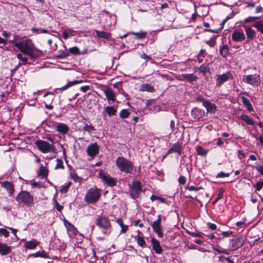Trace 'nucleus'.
Segmentation results:
<instances>
[{"label": "nucleus", "mask_w": 263, "mask_h": 263, "mask_svg": "<svg viewBox=\"0 0 263 263\" xmlns=\"http://www.w3.org/2000/svg\"><path fill=\"white\" fill-rule=\"evenodd\" d=\"M13 45L24 54L30 56L33 55L34 46L31 40L24 39L15 41Z\"/></svg>", "instance_id": "obj_1"}, {"label": "nucleus", "mask_w": 263, "mask_h": 263, "mask_svg": "<svg viewBox=\"0 0 263 263\" xmlns=\"http://www.w3.org/2000/svg\"><path fill=\"white\" fill-rule=\"evenodd\" d=\"M116 165L121 172L132 174L134 169V163L124 157H118L116 160Z\"/></svg>", "instance_id": "obj_2"}, {"label": "nucleus", "mask_w": 263, "mask_h": 263, "mask_svg": "<svg viewBox=\"0 0 263 263\" xmlns=\"http://www.w3.org/2000/svg\"><path fill=\"white\" fill-rule=\"evenodd\" d=\"M16 201L21 206L31 207L33 205L34 196L27 191H21L15 197Z\"/></svg>", "instance_id": "obj_3"}, {"label": "nucleus", "mask_w": 263, "mask_h": 263, "mask_svg": "<svg viewBox=\"0 0 263 263\" xmlns=\"http://www.w3.org/2000/svg\"><path fill=\"white\" fill-rule=\"evenodd\" d=\"M48 140L52 142V144H50L46 141L42 140H36L34 144L37 147V149L42 153H55L57 149L54 145V140L52 138H48Z\"/></svg>", "instance_id": "obj_4"}, {"label": "nucleus", "mask_w": 263, "mask_h": 263, "mask_svg": "<svg viewBox=\"0 0 263 263\" xmlns=\"http://www.w3.org/2000/svg\"><path fill=\"white\" fill-rule=\"evenodd\" d=\"M101 196V190L95 186L87 191L84 197V200L88 203H95L98 201Z\"/></svg>", "instance_id": "obj_5"}, {"label": "nucleus", "mask_w": 263, "mask_h": 263, "mask_svg": "<svg viewBox=\"0 0 263 263\" xmlns=\"http://www.w3.org/2000/svg\"><path fill=\"white\" fill-rule=\"evenodd\" d=\"M96 225L103 230V233L106 235L110 233L111 231V224L110 220L105 216H98L96 220Z\"/></svg>", "instance_id": "obj_6"}, {"label": "nucleus", "mask_w": 263, "mask_h": 263, "mask_svg": "<svg viewBox=\"0 0 263 263\" xmlns=\"http://www.w3.org/2000/svg\"><path fill=\"white\" fill-rule=\"evenodd\" d=\"M129 194L133 199H136L140 196L142 192V184L139 181H133L129 185Z\"/></svg>", "instance_id": "obj_7"}, {"label": "nucleus", "mask_w": 263, "mask_h": 263, "mask_svg": "<svg viewBox=\"0 0 263 263\" xmlns=\"http://www.w3.org/2000/svg\"><path fill=\"white\" fill-rule=\"evenodd\" d=\"M215 77V88H220L225 82L233 79L232 74L230 71L217 74Z\"/></svg>", "instance_id": "obj_8"}, {"label": "nucleus", "mask_w": 263, "mask_h": 263, "mask_svg": "<svg viewBox=\"0 0 263 263\" xmlns=\"http://www.w3.org/2000/svg\"><path fill=\"white\" fill-rule=\"evenodd\" d=\"M99 177L103 182L104 184L107 186L113 187L117 184V180L116 178L111 177L106 172L101 170L99 173Z\"/></svg>", "instance_id": "obj_9"}, {"label": "nucleus", "mask_w": 263, "mask_h": 263, "mask_svg": "<svg viewBox=\"0 0 263 263\" xmlns=\"http://www.w3.org/2000/svg\"><path fill=\"white\" fill-rule=\"evenodd\" d=\"M242 81L244 83L253 86H258L260 84V78L258 74L245 75Z\"/></svg>", "instance_id": "obj_10"}, {"label": "nucleus", "mask_w": 263, "mask_h": 263, "mask_svg": "<svg viewBox=\"0 0 263 263\" xmlns=\"http://www.w3.org/2000/svg\"><path fill=\"white\" fill-rule=\"evenodd\" d=\"M205 116V111L203 109L195 107L192 110L191 117L194 122H200L203 120Z\"/></svg>", "instance_id": "obj_11"}, {"label": "nucleus", "mask_w": 263, "mask_h": 263, "mask_svg": "<svg viewBox=\"0 0 263 263\" xmlns=\"http://www.w3.org/2000/svg\"><path fill=\"white\" fill-rule=\"evenodd\" d=\"M152 228L154 231L160 238L163 237V233L161 226V215L158 216V218L154 221L151 224Z\"/></svg>", "instance_id": "obj_12"}, {"label": "nucleus", "mask_w": 263, "mask_h": 263, "mask_svg": "<svg viewBox=\"0 0 263 263\" xmlns=\"http://www.w3.org/2000/svg\"><path fill=\"white\" fill-rule=\"evenodd\" d=\"M100 146L97 143L89 144L87 149L86 153L88 156L93 159L99 153Z\"/></svg>", "instance_id": "obj_13"}, {"label": "nucleus", "mask_w": 263, "mask_h": 263, "mask_svg": "<svg viewBox=\"0 0 263 263\" xmlns=\"http://www.w3.org/2000/svg\"><path fill=\"white\" fill-rule=\"evenodd\" d=\"M245 39V34L240 29L234 30L232 33V39L235 42H242Z\"/></svg>", "instance_id": "obj_14"}, {"label": "nucleus", "mask_w": 263, "mask_h": 263, "mask_svg": "<svg viewBox=\"0 0 263 263\" xmlns=\"http://www.w3.org/2000/svg\"><path fill=\"white\" fill-rule=\"evenodd\" d=\"M241 238L236 237L231 239L229 244V250L230 251H235L243 245Z\"/></svg>", "instance_id": "obj_15"}, {"label": "nucleus", "mask_w": 263, "mask_h": 263, "mask_svg": "<svg viewBox=\"0 0 263 263\" xmlns=\"http://www.w3.org/2000/svg\"><path fill=\"white\" fill-rule=\"evenodd\" d=\"M182 144H181L180 142H177L173 144L171 148H170L166 153V155L165 156H164V158L166 157V156L173 153H177L179 155H181L182 154Z\"/></svg>", "instance_id": "obj_16"}, {"label": "nucleus", "mask_w": 263, "mask_h": 263, "mask_svg": "<svg viewBox=\"0 0 263 263\" xmlns=\"http://www.w3.org/2000/svg\"><path fill=\"white\" fill-rule=\"evenodd\" d=\"M65 226L67 230L69 236L71 238L76 237L78 231L74 226L67 221H65Z\"/></svg>", "instance_id": "obj_17"}, {"label": "nucleus", "mask_w": 263, "mask_h": 263, "mask_svg": "<svg viewBox=\"0 0 263 263\" xmlns=\"http://www.w3.org/2000/svg\"><path fill=\"white\" fill-rule=\"evenodd\" d=\"M151 242L152 245L153 249L155 253L158 254H161L163 252V249L161 247L159 241L155 238H152Z\"/></svg>", "instance_id": "obj_18"}, {"label": "nucleus", "mask_w": 263, "mask_h": 263, "mask_svg": "<svg viewBox=\"0 0 263 263\" xmlns=\"http://www.w3.org/2000/svg\"><path fill=\"white\" fill-rule=\"evenodd\" d=\"M102 90L108 101L114 102L116 101L115 92L111 88L103 89Z\"/></svg>", "instance_id": "obj_19"}, {"label": "nucleus", "mask_w": 263, "mask_h": 263, "mask_svg": "<svg viewBox=\"0 0 263 263\" xmlns=\"http://www.w3.org/2000/svg\"><path fill=\"white\" fill-rule=\"evenodd\" d=\"M36 173L37 176L41 177L43 179L47 178L49 174V169L47 166H44L41 164Z\"/></svg>", "instance_id": "obj_20"}, {"label": "nucleus", "mask_w": 263, "mask_h": 263, "mask_svg": "<svg viewBox=\"0 0 263 263\" xmlns=\"http://www.w3.org/2000/svg\"><path fill=\"white\" fill-rule=\"evenodd\" d=\"M1 186L5 188L10 194V195H12L14 192V187L12 183L5 181L2 182H1Z\"/></svg>", "instance_id": "obj_21"}, {"label": "nucleus", "mask_w": 263, "mask_h": 263, "mask_svg": "<svg viewBox=\"0 0 263 263\" xmlns=\"http://www.w3.org/2000/svg\"><path fill=\"white\" fill-rule=\"evenodd\" d=\"M55 129L57 132L63 135L67 134L69 128L66 124L62 123H57L55 125Z\"/></svg>", "instance_id": "obj_22"}, {"label": "nucleus", "mask_w": 263, "mask_h": 263, "mask_svg": "<svg viewBox=\"0 0 263 263\" xmlns=\"http://www.w3.org/2000/svg\"><path fill=\"white\" fill-rule=\"evenodd\" d=\"M182 80H186L190 83H193L198 80V77L193 73H182Z\"/></svg>", "instance_id": "obj_23"}, {"label": "nucleus", "mask_w": 263, "mask_h": 263, "mask_svg": "<svg viewBox=\"0 0 263 263\" xmlns=\"http://www.w3.org/2000/svg\"><path fill=\"white\" fill-rule=\"evenodd\" d=\"M39 244L40 242L39 241L33 239L30 241H26L24 243V247L26 250H32L34 249Z\"/></svg>", "instance_id": "obj_24"}, {"label": "nucleus", "mask_w": 263, "mask_h": 263, "mask_svg": "<svg viewBox=\"0 0 263 263\" xmlns=\"http://www.w3.org/2000/svg\"><path fill=\"white\" fill-rule=\"evenodd\" d=\"M11 251V247L6 243L0 242V254L6 255L9 254Z\"/></svg>", "instance_id": "obj_25"}, {"label": "nucleus", "mask_w": 263, "mask_h": 263, "mask_svg": "<svg viewBox=\"0 0 263 263\" xmlns=\"http://www.w3.org/2000/svg\"><path fill=\"white\" fill-rule=\"evenodd\" d=\"M220 54L223 58H227L230 54V48L227 44L222 43L219 48Z\"/></svg>", "instance_id": "obj_26"}, {"label": "nucleus", "mask_w": 263, "mask_h": 263, "mask_svg": "<svg viewBox=\"0 0 263 263\" xmlns=\"http://www.w3.org/2000/svg\"><path fill=\"white\" fill-rule=\"evenodd\" d=\"M203 106L206 108L208 112L211 114H215L216 112L217 106L214 103L208 101L207 102L204 104Z\"/></svg>", "instance_id": "obj_27"}, {"label": "nucleus", "mask_w": 263, "mask_h": 263, "mask_svg": "<svg viewBox=\"0 0 263 263\" xmlns=\"http://www.w3.org/2000/svg\"><path fill=\"white\" fill-rule=\"evenodd\" d=\"M241 99L243 105L245 106L249 112H251L254 110V109L249 99L243 96L241 97Z\"/></svg>", "instance_id": "obj_28"}, {"label": "nucleus", "mask_w": 263, "mask_h": 263, "mask_svg": "<svg viewBox=\"0 0 263 263\" xmlns=\"http://www.w3.org/2000/svg\"><path fill=\"white\" fill-rule=\"evenodd\" d=\"M139 90L142 91H148L149 92H154L155 90L153 85L147 83L142 84L140 86Z\"/></svg>", "instance_id": "obj_29"}, {"label": "nucleus", "mask_w": 263, "mask_h": 263, "mask_svg": "<svg viewBox=\"0 0 263 263\" xmlns=\"http://www.w3.org/2000/svg\"><path fill=\"white\" fill-rule=\"evenodd\" d=\"M82 82V81H81V80H80V81L74 80L73 81H69L64 86H63L61 88H57V89L61 90V91H63L64 90H65L68 89L69 87H70L73 85L78 84Z\"/></svg>", "instance_id": "obj_30"}, {"label": "nucleus", "mask_w": 263, "mask_h": 263, "mask_svg": "<svg viewBox=\"0 0 263 263\" xmlns=\"http://www.w3.org/2000/svg\"><path fill=\"white\" fill-rule=\"evenodd\" d=\"M106 113L110 117L116 115L117 109L112 106H107L104 108Z\"/></svg>", "instance_id": "obj_31"}, {"label": "nucleus", "mask_w": 263, "mask_h": 263, "mask_svg": "<svg viewBox=\"0 0 263 263\" xmlns=\"http://www.w3.org/2000/svg\"><path fill=\"white\" fill-rule=\"evenodd\" d=\"M76 31L72 29L68 28L62 31V37L64 39L67 40L69 36L74 35Z\"/></svg>", "instance_id": "obj_32"}, {"label": "nucleus", "mask_w": 263, "mask_h": 263, "mask_svg": "<svg viewBox=\"0 0 263 263\" xmlns=\"http://www.w3.org/2000/svg\"><path fill=\"white\" fill-rule=\"evenodd\" d=\"M240 119L243 121L247 124L249 125H254V122L253 119L249 116L246 114H242L240 116Z\"/></svg>", "instance_id": "obj_33"}, {"label": "nucleus", "mask_w": 263, "mask_h": 263, "mask_svg": "<svg viewBox=\"0 0 263 263\" xmlns=\"http://www.w3.org/2000/svg\"><path fill=\"white\" fill-rule=\"evenodd\" d=\"M245 31L249 39H253L255 36L256 32L255 30H253L251 27H245Z\"/></svg>", "instance_id": "obj_34"}, {"label": "nucleus", "mask_w": 263, "mask_h": 263, "mask_svg": "<svg viewBox=\"0 0 263 263\" xmlns=\"http://www.w3.org/2000/svg\"><path fill=\"white\" fill-rule=\"evenodd\" d=\"M34 257H43L45 258H50L49 254L45 251H38L30 255Z\"/></svg>", "instance_id": "obj_35"}, {"label": "nucleus", "mask_w": 263, "mask_h": 263, "mask_svg": "<svg viewBox=\"0 0 263 263\" xmlns=\"http://www.w3.org/2000/svg\"><path fill=\"white\" fill-rule=\"evenodd\" d=\"M96 34L98 37L99 38H102L105 39H109L111 37V33L109 32H104V31H101L97 30L96 31Z\"/></svg>", "instance_id": "obj_36"}, {"label": "nucleus", "mask_w": 263, "mask_h": 263, "mask_svg": "<svg viewBox=\"0 0 263 263\" xmlns=\"http://www.w3.org/2000/svg\"><path fill=\"white\" fill-rule=\"evenodd\" d=\"M70 178L73 180L75 182L81 183L82 182V178L78 176L74 170H73L70 173Z\"/></svg>", "instance_id": "obj_37"}, {"label": "nucleus", "mask_w": 263, "mask_h": 263, "mask_svg": "<svg viewBox=\"0 0 263 263\" xmlns=\"http://www.w3.org/2000/svg\"><path fill=\"white\" fill-rule=\"evenodd\" d=\"M135 238L136 239L137 243L142 248H145L146 247V242L142 236H137Z\"/></svg>", "instance_id": "obj_38"}, {"label": "nucleus", "mask_w": 263, "mask_h": 263, "mask_svg": "<svg viewBox=\"0 0 263 263\" xmlns=\"http://www.w3.org/2000/svg\"><path fill=\"white\" fill-rule=\"evenodd\" d=\"M198 71L205 76L207 73L210 72V69L208 66L202 65L198 68Z\"/></svg>", "instance_id": "obj_39"}, {"label": "nucleus", "mask_w": 263, "mask_h": 263, "mask_svg": "<svg viewBox=\"0 0 263 263\" xmlns=\"http://www.w3.org/2000/svg\"><path fill=\"white\" fill-rule=\"evenodd\" d=\"M253 26L256 28L258 31L263 34V22L262 21L257 22Z\"/></svg>", "instance_id": "obj_40"}, {"label": "nucleus", "mask_w": 263, "mask_h": 263, "mask_svg": "<svg viewBox=\"0 0 263 263\" xmlns=\"http://www.w3.org/2000/svg\"><path fill=\"white\" fill-rule=\"evenodd\" d=\"M130 114V112L127 109H122L119 113V117L122 119H125L128 118Z\"/></svg>", "instance_id": "obj_41"}, {"label": "nucleus", "mask_w": 263, "mask_h": 263, "mask_svg": "<svg viewBox=\"0 0 263 263\" xmlns=\"http://www.w3.org/2000/svg\"><path fill=\"white\" fill-rule=\"evenodd\" d=\"M197 152L198 155L205 156L208 152V151L203 148L202 146H199L196 148Z\"/></svg>", "instance_id": "obj_42"}, {"label": "nucleus", "mask_w": 263, "mask_h": 263, "mask_svg": "<svg viewBox=\"0 0 263 263\" xmlns=\"http://www.w3.org/2000/svg\"><path fill=\"white\" fill-rule=\"evenodd\" d=\"M130 33L136 35V37L139 39L145 38L146 35V32L144 31H141L140 32H131Z\"/></svg>", "instance_id": "obj_43"}, {"label": "nucleus", "mask_w": 263, "mask_h": 263, "mask_svg": "<svg viewBox=\"0 0 263 263\" xmlns=\"http://www.w3.org/2000/svg\"><path fill=\"white\" fill-rule=\"evenodd\" d=\"M71 184V183L70 182H69L68 183H65L64 185L62 186L60 190L61 192L62 193H66L68 191Z\"/></svg>", "instance_id": "obj_44"}, {"label": "nucleus", "mask_w": 263, "mask_h": 263, "mask_svg": "<svg viewBox=\"0 0 263 263\" xmlns=\"http://www.w3.org/2000/svg\"><path fill=\"white\" fill-rule=\"evenodd\" d=\"M57 165L55 167V169H64V166L63 165V160L61 159H57Z\"/></svg>", "instance_id": "obj_45"}, {"label": "nucleus", "mask_w": 263, "mask_h": 263, "mask_svg": "<svg viewBox=\"0 0 263 263\" xmlns=\"http://www.w3.org/2000/svg\"><path fill=\"white\" fill-rule=\"evenodd\" d=\"M254 186L255 187V190L256 191H260L263 187V179H261L258 181Z\"/></svg>", "instance_id": "obj_46"}, {"label": "nucleus", "mask_w": 263, "mask_h": 263, "mask_svg": "<svg viewBox=\"0 0 263 263\" xmlns=\"http://www.w3.org/2000/svg\"><path fill=\"white\" fill-rule=\"evenodd\" d=\"M206 44L210 46L211 47H213L216 44V41L215 38L212 37L209 41L205 42Z\"/></svg>", "instance_id": "obj_47"}, {"label": "nucleus", "mask_w": 263, "mask_h": 263, "mask_svg": "<svg viewBox=\"0 0 263 263\" xmlns=\"http://www.w3.org/2000/svg\"><path fill=\"white\" fill-rule=\"evenodd\" d=\"M0 236H4L5 237L7 238L9 236V232L4 228H0Z\"/></svg>", "instance_id": "obj_48"}, {"label": "nucleus", "mask_w": 263, "mask_h": 263, "mask_svg": "<svg viewBox=\"0 0 263 263\" xmlns=\"http://www.w3.org/2000/svg\"><path fill=\"white\" fill-rule=\"evenodd\" d=\"M258 18H259V17H257V16H250V17L246 18L244 20V23H250V22H255L256 20H258Z\"/></svg>", "instance_id": "obj_49"}, {"label": "nucleus", "mask_w": 263, "mask_h": 263, "mask_svg": "<svg viewBox=\"0 0 263 263\" xmlns=\"http://www.w3.org/2000/svg\"><path fill=\"white\" fill-rule=\"evenodd\" d=\"M220 260L223 263H233V261L229 258L224 256H220Z\"/></svg>", "instance_id": "obj_50"}, {"label": "nucleus", "mask_w": 263, "mask_h": 263, "mask_svg": "<svg viewBox=\"0 0 263 263\" xmlns=\"http://www.w3.org/2000/svg\"><path fill=\"white\" fill-rule=\"evenodd\" d=\"M83 129L85 131H87L89 133H90L91 131L94 130L95 129V127L93 126H92L91 125H88V124H86L84 126Z\"/></svg>", "instance_id": "obj_51"}, {"label": "nucleus", "mask_w": 263, "mask_h": 263, "mask_svg": "<svg viewBox=\"0 0 263 263\" xmlns=\"http://www.w3.org/2000/svg\"><path fill=\"white\" fill-rule=\"evenodd\" d=\"M186 189L190 191H199L201 189H203V188L202 187H195L194 186H187L186 187Z\"/></svg>", "instance_id": "obj_52"}, {"label": "nucleus", "mask_w": 263, "mask_h": 263, "mask_svg": "<svg viewBox=\"0 0 263 263\" xmlns=\"http://www.w3.org/2000/svg\"><path fill=\"white\" fill-rule=\"evenodd\" d=\"M229 176H230L229 173H226L223 172H221L216 175V178H224V177H228Z\"/></svg>", "instance_id": "obj_53"}, {"label": "nucleus", "mask_w": 263, "mask_h": 263, "mask_svg": "<svg viewBox=\"0 0 263 263\" xmlns=\"http://www.w3.org/2000/svg\"><path fill=\"white\" fill-rule=\"evenodd\" d=\"M190 234L193 237H198L200 238H202L204 235V234L202 232H192Z\"/></svg>", "instance_id": "obj_54"}, {"label": "nucleus", "mask_w": 263, "mask_h": 263, "mask_svg": "<svg viewBox=\"0 0 263 263\" xmlns=\"http://www.w3.org/2000/svg\"><path fill=\"white\" fill-rule=\"evenodd\" d=\"M69 52L72 54H78L79 53V49L77 47H73L69 49Z\"/></svg>", "instance_id": "obj_55"}, {"label": "nucleus", "mask_w": 263, "mask_h": 263, "mask_svg": "<svg viewBox=\"0 0 263 263\" xmlns=\"http://www.w3.org/2000/svg\"><path fill=\"white\" fill-rule=\"evenodd\" d=\"M196 100L197 101H199L202 103V105L204 106V104L207 102L208 100H205L202 96H198L196 98Z\"/></svg>", "instance_id": "obj_56"}, {"label": "nucleus", "mask_w": 263, "mask_h": 263, "mask_svg": "<svg viewBox=\"0 0 263 263\" xmlns=\"http://www.w3.org/2000/svg\"><path fill=\"white\" fill-rule=\"evenodd\" d=\"M134 225L135 226H139L140 228H142L144 227V224L143 222H141L140 219H137L134 221Z\"/></svg>", "instance_id": "obj_57"}, {"label": "nucleus", "mask_w": 263, "mask_h": 263, "mask_svg": "<svg viewBox=\"0 0 263 263\" xmlns=\"http://www.w3.org/2000/svg\"><path fill=\"white\" fill-rule=\"evenodd\" d=\"M206 55V50L204 49H201L197 55V57L205 58Z\"/></svg>", "instance_id": "obj_58"}, {"label": "nucleus", "mask_w": 263, "mask_h": 263, "mask_svg": "<svg viewBox=\"0 0 263 263\" xmlns=\"http://www.w3.org/2000/svg\"><path fill=\"white\" fill-rule=\"evenodd\" d=\"M224 190L222 189L219 190L217 197H216V200H219L221 199L223 196Z\"/></svg>", "instance_id": "obj_59"}, {"label": "nucleus", "mask_w": 263, "mask_h": 263, "mask_svg": "<svg viewBox=\"0 0 263 263\" xmlns=\"http://www.w3.org/2000/svg\"><path fill=\"white\" fill-rule=\"evenodd\" d=\"M55 207L57 211L61 212L63 209V206L60 205L57 201H55Z\"/></svg>", "instance_id": "obj_60"}, {"label": "nucleus", "mask_w": 263, "mask_h": 263, "mask_svg": "<svg viewBox=\"0 0 263 263\" xmlns=\"http://www.w3.org/2000/svg\"><path fill=\"white\" fill-rule=\"evenodd\" d=\"M178 182L180 184H184L186 182V178L184 176H181L178 179Z\"/></svg>", "instance_id": "obj_61"}, {"label": "nucleus", "mask_w": 263, "mask_h": 263, "mask_svg": "<svg viewBox=\"0 0 263 263\" xmlns=\"http://www.w3.org/2000/svg\"><path fill=\"white\" fill-rule=\"evenodd\" d=\"M121 233H125L128 229V226L125 225L124 224H123V226H121Z\"/></svg>", "instance_id": "obj_62"}, {"label": "nucleus", "mask_w": 263, "mask_h": 263, "mask_svg": "<svg viewBox=\"0 0 263 263\" xmlns=\"http://www.w3.org/2000/svg\"><path fill=\"white\" fill-rule=\"evenodd\" d=\"M32 30L34 32H36L37 31H40V32L45 33H46L48 32V31L46 29H37V28H32Z\"/></svg>", "instance_id": "obj_63"}, {"label": "nucleus", "mask_w": 263, "mask_h": 263, "mask_svg": "<svg viewBox=\"0 0 263 263\" xmlns=\"http://www.w3.org/2000/svg\"><path fill=\"white\" fill-rule=\"evenodd\" d=\"M21 64L26 65L28 62V58L26 57H23L21 60Z\"/></svg>", "instance_id": "obj_64"}]
</instances>
